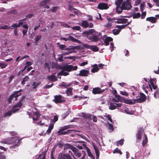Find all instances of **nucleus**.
I'll list each match as a JSON object with an SVG mask.
<instances>
[{
  "mask_svg": "<svg viewBox=\"0 0 159 159\" xmlns=\"http://www.w3.org/2000/svg\"><path fill=\"white\" fill-rule=\"evenodd\" d=\"M87 38L93 42H97L98 39V36L100 33L94 30L91 29L85 32Z\"/></svg>",
  "mask_w": 159,
  "mask_h": 159,
  "instance_id": "f257e3e1",
  "label": "nucleus"
},
{
  "mask_svg": "<svg viewBox=\"0 0 159 159\" xmlns=\"http://www.w3.org/2000/svg\"><path fill=\"white\" fill-rule=\"evenodd\" d=\"M78 68L77 66H73L71 65H66L63 67L61 71L58 74V75H63L66 76L69 75V73L66 72H70L72 71L76 70Z\"/></svg>",
  "mask_w": 159,
  "mask_h": 159,
  "instance_id": "f03ea898",
  "label": "nucleus"
},
{
  "mask_svg": "<svg viewBox=\"0 0 159 159\" xmlns=\"http://www.w3.org/2000/svg\"><path fill=\"white\" fill-rule=\"evenodd\" d=\"M17 105H15L13 109L10 111H8L4 114V117L10 116L12 113H15L19 110V108L22 105V103H21V101Z\"/></svg>",
  "mask_w": 159,
  "mask_h": 159,
  "instance_id": "7ed1b4c3",
  "label": "nucleus"
},
{
  "mask_svg": "<svg viewBox=\"0 0 159 159\" xmlns=\"http://www.w3.org/2000/svg\"><path fill=\"white\" fill-rule=\"evenodd\" d=\"M68 147H69L74 153V154L75 156L78 158H80L81 156V153L79 152V150L77 148L70 146V145H67Z\"/></svg>",
  "mask_w": 159,
  "mask_h": 159,
  "instance_id": "20e7f679",
  "label": "nucleus"
},
{
  "mask_svg": "<svg viewBox=\"0 0 159 159\" xmlns=\"http://www.w3.org/2000/svg\"><path fill=\"white\" fill-rule=\"evenodd\" d=\"M35 111H33L32 112L33 115H32V113H30L28 112H27V113L30 117L32 116L33 120H37L39 116V113L35 109Z\"/></svg>",
  "mask_w": 159,
  "mask_h": 159,
  "instance_id": "39448f33",
  "label": "nucleus"
},
{
  "mask_svg": "<svg viewBox=\"0 0 159 159\" xmlns=\"http://www.w3.org/2000/svg\"><path fill=\"white\" fill-rule=\"evenodd\" d=\"M66 100L64 97H62L61 95H56L54 97V101L56 103L65 102Z\"/></svg>",
  "mask_w": 159,
  "mask_h": 159,
  "instance_id": "423d86ee",
  "label": "nucleus"
},
{
  "mask_svg": "<svg viewBox=\"0 0 159 159\" xmlns=\"http://www.w3.org/2000/svg\"><path fill=\"white\" fill-rule=\"evenodd\" d=\"M122 8L124 10H129L132 8L131 2L124 1L121 4Z\"/></svg>",
  "mask_w": 159,
  "mask_h": 159,
  "instance_id": "0eeeda50",
  "label": "nucleus"
},
{
  "mask_svg": "<svg viewBox=\"0 0 159 159\" xmlns=\"http://www.w3.org/2000/svg\"><path fill=\"white\" fill-rule=\"evenodd\" d=\"M146 99L145 95L143 93H140L139 98L137 99H134L135 103H140L144 101Z\"/></svg>",
  "mask_w": 159,
  "mask_h": 159,
  "instance_id": "6e6552de",
  "label": "nucleus"
},
{
  "mask_svg": "<svg viewBox=\"0 0 159 159\" xmlns=\"http://www.w3.org/2000/svg\"><path fill=\"white\" fill-rule=\"evenodd\" d=\"M83 46L91 50L93 52H97L99 50V48L96 45H90L87 44H84Z\"/></svg>",
  "mask_w": 159,
  "mask_h": 159,
  "instance_id": "1a4fd4ad",
  "label": "nucleus"
},
{
  "mask_svg": "<svg viewBox=\"0 0 159 159\" xmlns=\"http://www.w3.org/2000/svg\"><path fill=\"white\" fill-rule=\"evenodd\" d=\"M125 26L124 25H116V27L119 29H114L112 31L114 35L118 34L120 32L121 30L124 28Z\"/></svg>",
  "mask_w": 159,
  "mask_h": 159,
  "instance_id": "9d476101",
  "label": "nucleus"
},
{
  "mask_svg": "<svg viewBox=\"0 0 159 159\" xmlns=\"http://www.w3.org/2000/svg\"><path fill=\"white\" fill-rule=\"evenodd\" d=\"M21 94V93L20 91L16 92L10 97L8 99V101H10L11 100L13 99L14 98H15L14 100L16 101L17 100L16 98L18 96H20Z\"/></svg>",
  "mask_w": 159,
  "mask_h": 159,
  "instance_id": "9b49d317",
  "label": "nucleus"
},
{
  "mask_svg": "<svg viewBox=\"0 0 159 159\" xmlns=\"http://www.w3.org/2000/svg\"><path fill=\"white\" fill-rule=\"evenodd\" d=\"M89 73V70L88 69H83L80 70L79 74L77 75L80 76H87Z\"/></svg>",
  "mask_w": 159,
  "mask_h": 159,
  "instance_id": "f8f14e48",
  "label": "nucleus"
},
{
  "mask_svg": "<svg viewBox=\"0 0 159 159\" xmlns=\"http://www.w3.org/2000/svg\"><path fill=\"white\" fill-rule=\"evenodd\" d=\"M80 25L83 27L86 28L88 27L93 28V24L92 23H89L86 20L83 21Z\"/></svg>",
  "mask_w": 159,
  "mask_h": 159,
  "instance_id": "ddd939ff",
  "label": "nucleus"
},
{
  "mask_svg": "<svg viewBox=\"0 0 159 159\" xmlns=\"http://www.w3.org/2000/svg\"><path fill=\"white\" fill-rule=\"evenodd\" d=\"M143 128H140L138 131V133L136 134V139L137 142H139L141 140V136L142 134L143 133Z\"/></svg>",
  "mask_w": 159,
  "mask_h": 159,
  "instance_id": "4468645a",
  "label": "nucleus"
},
{
  "mask_svg": "<svg viewBox=\"0 0 159 159\" xmlns=\"http://www.w3.org/2000/svg\"><path fill=\"white\" fill-rule=\"evenodd\" d=\"M124 16H122L120 18H118L116 19L115 22L117 23H125L127 22V19L123 18Z\"/></svg>",
  "mask_w": 159,
  "mask_h": 159,
  "instance_id": "2eb2a0df",
  "label": "nucleus"
},
{
  "mask_svg": "<svg viewBox=\"0 0 159 159\" xmlns=\"http://www.w3.org/2000/svg\"><path fill=\"white\" fill-rule=\"evenodd\" d=\"M104 90L99 88H94L92 90V93L94 94H100L104 92Z\"/></svg>",
  "mask_w": 159,
  "mask_h": 159,
  "instance_id": "dca6fc26",
  "label": "nucleus"
},
{
  "mask_svg": "<svg viewBox=\"0 0 159 159\" xmlns=\"http://www.w3.org/2000/svg\"><path fill=\"white\" fill-rule=\"evenodd\" d=\"M98 8L101 10L106 9L108 8V7L106 3H101L98 4Z\"/></svg>",
  "mask_w": 159,
  "mask_h": 159,
  "instance_id": "f3484780",
  "label": "nucleus"
},
{
  "mask_svg": "<svg viewBox=\"0 0 159 159\" xmlns=\"http://www.w3.org/2000/svg\"><path fill=\"white\" fill-rule=\"evenodd\" d=\"M122 102L126 104L132 105L135 103L134 99H129L123 98Z\"/></svg>",
  "mask_w": 159,
  "mask_h": 159,
  "instance_id": "a211bd4d",
  "label": "nucleus"
},
{
  "mask_svg": "<svg viewBox=\"0 0 159 159\" xmlns=\"http://www.w3.org/2000/svg\"><path fill=\"white\" fill-rule=\"evenodd\" d=\"M154 79H150V81L148 82L149 85L150 89L152 90V88L154 89H156L157 86L154 84Z\"/></svg>",
  "mask_w": 159,
  "mask_h": 159,
  "instance_id": "6ab92c4d",
  "label": "nucleus"
},
{
  "mask_svg": "<svg viewBox=\"0 0 159 159\" xmlns=\"http://www.w3.org/2000/svg\"><path fill=\"white\" fill-rule=\"evenodd\" d=\"M66 36L67 37L68 40L72 41L78 43H81V42L80 40L75 39L74 37L69 34L67 35Z\"/></svg>",
  "mask_w": 159,
  "mask_h": 159,
  "instance_id": "aec40b11",
  "label": "nucleus"
},
{
  "mask_svg": "<svg viewBox=\"0 0 159 159\" xmlns=\"http://www.w3.org/2000/svg\"><path fill=\"white\" fill-rule=\"evenodd\" d=\"M113 39L109 37H106L104 40V42L106 45H108L110 42L112 41Z\"/></svg>",
  "mask_w": 159,
  "mask_h": 159,
  "instance_id": "412c9836",
  "label": "nucleus"
},
{
  "mask_svg": "<svg viewBox=\"0 0 159 159\" xmlns=\"http://www.w3.org/2000/svg\"><path fill=\"white\" fill-rule=\"evenodd\" d=\"M93 68L91 69V71L93 73L98 72L99 70V68L97 64H95L92 66Z\"/></svg>",
  "mask_w": 159,
  "mask_h": 159,
  "instance_id": "4be33fe9",
  "label": "nucleus"
},
{
  "mask_svg": "<svg viewBox=\"0 0 159 159\" xmlns=\"http://www.w3.org/2000/svg\"><path fill=\"white\" fill-rule=\"evenodd\" d=\"M48 79L52 81H55L57 80L56 76L53 75H52L48 77Z\"/></svg>",
  "mask_w": 159,
  "mask_h": 159,
  "instance_id": "5701e85b",
  "label": "nucleus"
},
{
  "mask_svg": "<svg viewBox=\"0 0 159 159\" xmlns=\"http://www.w3.org/2000/svg\"><path fill=\"white\" fill-rule=\"evenodd\" d=\"M124 111L125 112L129 115H133L134 113V111L129 110L127 108L125 107L124 109Z\"/></svg>",
  "mask_w": 159,
  "mask_h": 159,
  "instance_id": "b1692460",
  "label": "nucleus"
},
{
  "mask_svg": "<svg viewBox=\"0 0 159 159\" xmlns=\"http://www.w3.org/2000/svg\"><path fill=\"white\" fill-rule=\"evenodd\" d=\"M146 20L150 21L152 23H155L156 21V19L154 17H150L147 18Z\"/></svg>",
  "mask_w": 159,
  "mask_h": 159,
  "instance_id": "393cba45",
  "label": "nucleus"
},
{
  "mask_svg": "<svg viewBox=\"0 0 159 159\" xmlns=\"http://www.w3.org/2000/svg\"><path fill=\"white\" fill-rule=\"evenodd\" d=\"M123 9L122 8V6H116V12L118 14L121 13L122 11V10H123Z\"/></svg>",
  "mask_w": 159,
  "mask_h": 159,
  "instance_id": "a878e982",
  "label": "nucleus"
},
{
  "mask_svg": "<svg viewBox=\"0 0 159 159\" xmlns=\"http://www.w3.org/2000/svg\"><path fill=\"white\" fill-rule=\"evenodd\" d=\"M41 84V82H34L33 83L32 86H33V88L34 89H36L39 85Z\"/></svg>",
  "mask_w": 159,
  "mask_h": 159,
  "instance_id": "bb28decb",
  "label": "nucleus"
},
{
  "mask_svg": "<svg viewBox=\"0 0 159 159\" xmlns=\"http://www.w3.org/2000/svg\"><path fill=\"white\" fill-rule=\"evenodd\" d=\"M54 126L53 124H51L49 125V128L47 131V133L49 134H50L52 130L53 129Z\"/></svg>",
  "mask_w": 159,
  "mask_h": 159,
  "instance_id": "cd10ccee",
  "label": "nucleus"
},
{
  "mask_svg": "<svg viewBox=\"0 0 159 159\" xmlns=\"http://www.w3.org/2000/svg\"><path fill=\"white\" fill-rule=\"evenodd\" d=\"M123 0H116L115 1V3L116 6H121L123 2Z\"/></svg>",
  "mask_w": 159,
  "mask_h": 159,
  "instance_id": "c85d7f7f",
  "label": "nucleus"
},
{
  "mask_svg": "<svg viewBox=\"0 0 159 159\" xmlns=\"http://www.w3.org/2000/svg\"><path fill=\"white\" fill-rule=\"evenodd\" d=\"M66 92L68 95H71L72 94V89L71 88L68 89Z\"/></svg>",
  "mask_w": 159,
  "mask_h": 159,
  "instance_id": "c756f323",
  "label": "nucleus"
},
{
  "mask_svg": "<svg viewBox=\"0 0 159 159\" xmlns=\"http://www.w3.org/2000/svg\"><path fill=\"white\" fill-rule=\"evenodd\" d=\"M147 141V136L144 134L143 136V140L142 142V145L143 146H144L146 144Z\"/></svg>",
  "mask_w": 159,
  "mask_h": 159,
  "instance_id": "7c9ffc66",
  "label": "nucleus"
},
{
  "mask_svg": "<svg viewBox=\"0 0 159 159\" xmlns=\"http://www.w3.org/2000/svg\"><path fill=\"white\" fill-rule=\"evenodd\" d=\"M41 35H37L35 38V43L36 45L38 44L37 42L41 38Z\"/></svg>",
  "mask_w": 159,
  "mask_h": 159,
  "instance_id": "2f4dec72",
  "label": "nucleus"
},
{
  "mask_svg": "<svg viewBox=\"0 0 159 159\" xmlns=\"http://www.w3.org/2000/svg\"><path fill=\"white\" fill-rule=\"evenodd\" d=\"M104 116L107 119V120L110 121L111 122H112V120L111 118V117L110 115L106 114L105 115H104Z\"/></svg>",
  "mask_w": 159,
  "mask_h": 159,
  "instance_id": "473e14b6",
  "label": "nucleus"
},
{
  "mask_svg": "<svg viewBox=\"0 0 159 159\" xmlns=\"http://www.w3.org/2000/svg\"><path fill=\"white\" fill-rule=\"evenodd\" d=\"M57 59L59 61L61 62L63 61V56H62V55L59 54L57 55Z\"/></svg>",
  "mask_w": 159,
  "mask_h": 159,
  "instance_id": "72a5a7b5",
  "label": "nucleus"
},
{
  "mask_svg": "<svg viewBox=\"0 0 159 159\" xmlns=\"http://www.w3.org/2000/svg\"><path fill=\"white\" fill-rule=\"evenodd\" d=\"M116 98L117 100V101H115L116 102H122V100L123 99V98L121 97L119 95H116Z\"/></svg>",
  "mask_w": 159,
  "mask_h": 159,
  "instance_id": "f704fd0d",
  "label": "nucleus"
},
{
  "mask_svg": "<svg viewBox=\"0 0 159 159\" xmlns=\"http://www.w3.org/2000/svg\"><path fill=\"white\" fill-rule=\"evenodd\" d=\"M87 152L89 156L91 157L92 158V159H94L93 155L90 151L89 149V148L87 149Z\"/></svg>",
  "mask_w": 159,
  "mask_h": 159,
  "instance_id": "c9c22d12",
  "label": "nucleus"
},
{
  "mask_svg": "<svg viewBox=\"0 0 159 159\" xmlns=\"http://www.w3.org/2000/svg\"><path fill=\"white\" fill-rule=\"evenodd\" d=\"M109 108L111 110H114L116 108V105L115 104L112 103H110V106L109 107Z\"/></svg>",
  "mask_w": 159,
  "mask_h": 159,
  "instance_id": "e433bc0d",
  "label": "nucleus"
},
{
  "mask_svg": "<svg viewBox=\"0 0 159 159\" xmlns=\"http://www.w3.org/2000/svg\"><path fill=\"white\" fill-rule=\"evenodd\" d=\"M113 152L114 153H120V154H122V153L120 151V150L119 149L117 148H116V149L114 150L113 151Z\"/></svg>",
  "mask_w": 159,
  "mask_h": 159,
  "instance_id": "4c0bfd02",
  "label": "nucleus"
},
{
  "mask_svg": "<svg viewBox=\"0 0 159 159\" xmlns=\"http://www.w3.org/2000/svg\"><path fill=\"white\" fill-rule=\"evenodd\" d=\"M78 47H75V46H72L71 48H65V50L69 51L70 49H78Z\"/></svg>",
  "mask_w": 159,
  "mask_h": 159,
  "instance_id": "58836bf2",
  "label": "nucleus"
},
{
  "mask_svg": "<svg viewBox=\"0 0 159 159\" xmlns=\"http://www.w3.org/2000/svg\"><path fill=\"white\" fill-rule=\"evenodd\" d=\"M11 29V27L8 26L7 25H5L3 26H0V29L3 30L9 29Z\"/></svg>",
  "mask_w": 159,
  "mask_h": 159,
  "instance_id": "ea45409f",
  "label": "nucleus"
},
{
  "mask_svg": "<svg viewBox=\"0 0 159 159\" xmlns=\"http://www.w3.org/2000/svg\"><path fill=\"white\" fill-rule=\"evenodd\" d=\"M93 148L95 150V152L96 153V155L99 154V150L98 148H97V146L95 145H93Z\"/></svg>",
  "mask_w": 159,
  "mask_h": 159,
  "instance_id": "a19ab883",
  "label": "nucleus"
},
{
  "mask_svg": "<svg viewBox=\"0 0 159 159\" xmlns=\"http://www.w3.org/2000/svg\"><path fill=\"white\" fill-rule=\"evenodd\" d=\"M140 16V14L139 13H135L133 15V18H138Z\"/></svg>",
  "mask_w": 159,
  "mask_h": 159,
  "instance_id": "79ce46f5",
  "label": "nucleus"
},
{
  "mask_svg": "<svg viewBox=\"0 0 159 159\" xmlns=\"http://www.w3.org/2000/svg\"><path fill=\"white\" fill-rule=\"evenodd\" d=\"M124 140L123 139H121L117 142V145L118 146L119 145L121 146L123 144Z\"/></svg>",
  "mask_w": 159,
  "mask_h": 159,
  "instance_id": "37998d69",
  "label": "nucleus"
},
{
  "mask_svg": "<svg viewBox=\"0 0 159 159\" xmlns=\"http://www.w3.org/2000/svg\"><path fill=\"white\" fill-rule=\"evenodd\" d=\"M108 127L109 130H110L111 132L113 130V125L111 124H108Z\"/></svg>",
  "mask_w": 159,
  "mask_h": 159,
  "instance_id": "c03bdc74",
  "label": "nucleus"
},
{
  "mask_svg": "<svg viewBox=\"0 0 159 159\" xmlns=\"http://www.w3.org/2000/svg\"><path fill=\"white\" fill-rule=\"evenodd\" d=\"M7 66V64L6 63L2 62L0 63V66L2 68H5Z\"/></svg>",
  "mask_w": 159,
  "mask_h": 159,
  "instance_id": "a18cd8bd",
  "label": "nucleus"
},
{
  "mask_svg": "<svg viewBox=\"0 0 159 159\" xmlns=\"http://www.w3.org/2000/svg\"><path fill=\"white\" fill-rule=\"evenodd\" d=\"M29 79V77L28 76H26L25 77L21 82L22 84H25V82L27 81Z\"/></svg>",
  "mask_w": 159,
  "mask_h": 159,
  "instance_id": "49530a36",
  "label": "nucleus"
},
{
  "mask_svg": "<svg viewBox=\"0 0 159 159\" xmlns=\"http://www.w3.org/2000/svg\"><path fill=\"white\" fill-rule=\"evenodd\" d=\"M72 28L73 30H79L80 29V27L79 26H76L72 27Z\"/></svg>",
  "mask_w": 159,
  "mask_h": 159,
  "instance_id": "de8ad7c7",
  "label": "nucleus"
},
{
  "mask_svg": "<svg viewBox=\"0 0 159 159\" xmlns=\"http://www.w3.org/2000/svg\"><path fill=\"white\" fill-rule=\"evenodd\" d=\"M154 96L155 98L159 97V89L157 90L154 94Z\"/></svg>",
  "mask_w": 159,
  "mask_h": 159,
  "instance_id": "09e8293b",
  "label": "nucleus"
},
{
  "mask_svg": "<svg viewBox=\"0 0 159 159\" xmlns=\"http://www.w3.org/2000/svg\"><path fill=\"white\" fill-rule=\"evenodd\" d=\"M39 159H45V155L44 153H42L39 156Z\"/></svg>",
  "mask_w": 159,
  "mask_h": 159,
  "instance_id": "8fccbe9b",
  "label": "nucleus"
},
{
  "mask_svg": "<svg viewBox=\"0 0 159 159\" xmlns=\"http://www.w3.org/2000/svg\"><path fill=\"white\" fill-rule=\"evenodd\" d=\"M25 20L24 19H22L20 20L18 24H17V25H18V26L19 27H20L21 26H22V24L23 23V21Z\"/></svg>",
  "mask_w": 159,
  "mask_h": 159,
  "instance_id": "3c124183",
  "label": "nucleus"
},
{
  "mask_svg": "<svg viewBox=\"0 0 159 159\" xmlns=\"http://www.w3.org/2000/svg\"><path fill=\"white\" fill-rule=\"evenodd\" d=\"M120 93L122 95L128 96L129 94L127 93L125 91H120Z\"/></svg>",
  "mask_w": 159,
  "mask_h": 159,
  "instance_id": "603ef678",
  "label": "nucleus"
},
{
  "mask_svg": "<svg viewBox=\"0 0 159 159\" xmlns=\"http://www.w3.org/2000/svg\"><path fill=\"white\" fill-rule=\"evenodd\" d=\"M11 29H12L14 28H16L17 27H19L17 24V23H15V24L12 25L10 27Z\"/></svg>",
  "mask_w": 159,
  "mask_h": 159,
  "instance_id": "864d4df0",
  "label": "nucleus"
},
{
  "mask_svg": "<svg viewBox=\"0 0 159 159\" xmlns=\"http://www.w3.org/2000/svg\"><path fill=\"white\" fill-rule=\"evenodd\" d=\"M32 64V62L31 61H27L26 63V66H25L24 70H25L26 69L27 66L31 65Z\"/></svg>",
  "mask_w": 159,
  "mask_h": 159,
  "instance_id": "5fc2aeb1",
  "label": "nucleus"
},
{
  "mask_svg": "<svg viewBox=\"0 0 159 159\" xmlns=\"http://www.w3.org/2000/svg\"><path fill=\"white\" fill-rule=\"evenodd\" d=\"M96 18L97 20H102V19L101 17V15L99 13H98V15L96 17Z\"/></svg>",
  "mask_w": 159,
  "mask_h": 159,
  "instance_id": "6e6d98bb",
  "label": "nucleus"
},
{
  "mask_svg": "<svg viewBox=\"0 0 159 159\" xmlns=\"http://www.w3.org/2000/svg\"><path fill=\"white\" fill-rule=\"evenodd\" d=\"M69 9L70 11L73 10L75 14H76L77 13L78 11L77 10L74 8L73 9L72 7H71V6H70V5H69Z\"/></svg>",
  "mask_w": 159,
  "mask_h": 159,
  "instance_id": "4d7b16f0",
  "label": "nucleus"
},
{
  "mask_svg": "<svg viewBox=\"0 0 159 159\" xmlns=\"http://www.w3.org/2000/svg\"><path fill=\"white\" fill-rule=\"evenodd\" d=\"M3 143L8 144H12L13 143L11 141H9L8 139L3 142Z\"/></svg>",
  "mask_w": 159,
  "mask_h": 159,
  "instance_id": "13d9d810",
  "label": "nucleus"
},
{
  "mask_svg": "<svg viewBox=\"0 0 159 159\" xmlns=\"http://www.w3.org/2000/svg\"><path fill=\"white\" fill-rule=\"evenodd\" d=\"M153 1L157 6L159 7V0H153Z\"/></svg>",
  "mask_w": 159,
  "mask_h": 159,
  "instance_id": "bf43d9fd",
  "label": "nucleus"
},
{
  "mask_svg": "<svg viewBox=\"0 0 159 159\" xmlns=\"http://www.w3.org/2000/svg\"><path fill=\"white\" fill-rule=\"evenodd\" d=\"M66 46L65 45L61 44L60 45L59 48L61 50H65Z\"/></svg>",
  "mask_w": 159,
  "mask_h": 159,
  "instance_id": "052dcab7",
  "label": "nucleus"
},
{
  "mask_svg": "<svg viewBox=\"0 0 159 159\" xmlns=\"http://www.w3.org/2000/svg\"><path fill=\"white\" fill-rule=\"evenodd\" d=\"M46 65L45 66V67H46L47 68H48L49 70L50 69V65H51V62L49 63H47V62H45Z\"/></svg>",
  "mask_w": 159,
  "mask_h": 159,
  "instance_id": "680f3d73",
  "label": "nucleus"
},
{
  "mask_svg": "<svg viewBox=\"0 0 159 159\" xmlns=\"http://www.w3.org/2000/svg\"><path fill=\"white\" fill-rule=\"evenodd\" d=\"M46 4H47V3L43 0L40 3L39 5L41 6H45Z\"/></svg>",
  "mask_w": 159,
  "mask_h": 159,
  "instance_id": "e2e57ef3",
  "label": "nucleus"
},
{
  "mask_svg": "<svg viewBox=\"0 0 159 159\" xmlns=\"http://www.w3.org/2000/svg\"><path fill=\"white\" fill-rule=\"evenodd\" d=\"M71 83H69L67 84H62L61 85V87H65V88L69 87L70 86Z\"/></svg>",
  "mask_w": 159,
  "mask_h": 159,
  "instance_id": "0e129e2a",
  "label": "nucleus"
},
{
  "mask_svg": "<svg viewBox=\"0 0 159 159\" xmlns=\"http://www.w3.org/2000/svg\"><path fill=\"white\" fill-rule=\"evenodd\" d=\"M88 63V61H84L82 62V63H80V66H84L85 65L87 64Z\"/></svg>",
  "mask_w": 159,
  "mask_h": 159,
  "instance_id": "69168bd1",
  "label": "nucleus"
},
{
  "mask_svg": "<svg viewBox=\"0 0 159 159\" xmlns=\"http://www.w3.org/2000/svg\"><path fill=\"white\" fill-rule=\"evenodd\" d=\"M14 34L15 36H17L18 35V33L17 29H15L14 30Z\"/></svg>",
  "mask_w": 159,
  "mask_h": 159,
  "instance_id": "338daca9",
  "label": "nucleus"
},
{
  "mask_svg": "<svg viewBox=\"0 0 159 159\" xmlns=\"http://www.w3.org/2000/svg\"><path fill=\"white\" fill-rule=\"evenodd\" d=\"M111 26V24L110 22H108L105 25V26L107 28H110Z\"/></svg>",
  "mask_w": 159,
  "mask_h": 159,
  "instance_id": "774afa93",
  "label": "nucleus"
}]
</instances>
